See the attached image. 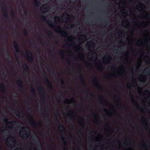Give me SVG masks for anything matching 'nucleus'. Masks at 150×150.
<instances>
[{
	"mask_svg": "<svg viewBox=\"0 0 150 150\" xmlns=\"http://www.w3.org/2000/svg\"><path fill=\"white\" fill-rule=\"evenodd\" d=\"M28 59L30 62H32L34 60V57L30 51L27 50L25 51Z\"/></svg>",
	"mask_w": 150,
	"mask_h": 150,
	"instance_id": "obj_1",
	"label": "nucleus"
},
{
	"mask_svg": "<svg viewBox=\"0 0 150 150\" xmlns=\"http://www.w3.org/2000/svg\"><path fill=\"white\" fill-rule=\"evenodd\" d=\"M38 90L41 94V96L42 97V99L45 102L46 100V98L45 95L46 92L44 89L43 87L40 86L38 88Z\"/></svg>",
	"mask_w": 150,
	"mask_h": 150,
	"instance_id": "obj_2",
	"label": "nucleus"
},
{
	"mask_svg": "<svg viewBox=\"0 0 150 150\" xmlns=\"http://www.w3.org/2000/svg\"><path fill=\"white\" fill-rule=\"evenodd\" d=\"M2 120L5 122H7V125H9L10 127H12L14 124H18V121H11L8 122V119L4 117H3Z\"/></svg>",
	"mask_w": 150,
	"mask_h": 150,
	"instance_id": "obj_3",
	"label": "nucleus"
},
{
	"mask_svg": "<svg viewBox=\"0 0 150 150\" xmlns=\"http://www.w3.org/2000/svg\"><path fill=\"white\" fill-rule=\"evenodd\" d=\"M3 4L4 5V6L1 9L2 11H4L3 15L4 17L6 19H8L7 11L6 9V4L4 3V2H3Z\"/></svg>",
	"mask_w": 150,
	"mask_h": 150,
	"instance_id": "obj_4",
	"label": "nucleus"
},
{
	"mask_svg": "<svg viewBox=\"0 0 150 150\" xmlns=\"http://www.w3.org/2000/svg\"><path fill=\"white\" fill-rule=\"evenodd\" d=\"M44 75L45 76V83L49 86L51 89H53V88L52 83L49 81L48 78L46 77V75L44 74Z\"/></svg>",
	"mask_w": 150,
	"mask_h": 150,
	"instance_id": "obj_5",
	"label": "nucleus"
},
{
	"mask_svg": "<svg viewBox=\"0 0 150 150\" xmlns=\"http://www.w3.org/2000/svg\"><path fill=\"white\" fill-rule=\"evenodd\" d=\"M29 117L32 120L30 121V124L32 126H36L37 124L36 122L34 120L33 117L32 115L29 113L28 114Z\"/></svg>",
	"mask_w": 150,
	"mask_h": 150,
	"instance_id": "obj_6",
	"label": "nucleus"
},
{
	"mask_svg": "<svg viewBox=\"0 0 150 150\" xmlns=\"http://www.w3.org/2000/svg\"><path fill=\"white\" fill-rule=\"evenodd\" d=\"M16 83L17 84L18 89L20 90H22L23 88V83L21 79L17 81Z\"/></svg>",
	"mask_w": 150,
	"mask_h": 150,
	"instance_id": "obj_7",
	"label": "nucleus"
},
{
	"mask_svg": "<svg viewBox=\"0 0 150 150\" xmlns=\"http://www.w3.org/2000/svg\"><path fill=\"white\" fill-rule=\"evenodd\" d=\"M93 81L96 84V86L99 88L101 87V86L99 83V82L98 80V78L96 76H95L94 79H93Z\"/></svg>",
	"mask_w": 150,
	"mask_h": 150,
	"instance_id": "obj_8",
	"label": "nucleus"
},
{
	"mask_svg": "<svg viewBox=\"0 0 150 150\" xmlns=\"http://www.w3.org/2000/svg\"><path fill=\"white\" fill-rule=\"evenodd\" d=\"M13 44L14 47L16 49V53H18L19 52L20 50L18 43L16 41H14L13 42Z\"/></svg>",
	"mask_w": 150,
	"mask_h": 150,
	"instance_id": "obj_9",
	"label": "nucleus"
},
{
	"mask_svg": "<svg viewBox=\"0 0 150 150\" xmlns=\"http://www.w3.org/2000/svg\"><path fill=\"white\" fill-rule=\"evenodd\" d=\"M44 7H46L44 8V9H42V12L43 13H46L47 12L48 10L49 9V6H48V5L47 4H45L43 5V6H42V7L43 8Z\"/></svg>",
	"mask_w": 150,
	"mask_h": 150,
	"instance_id": "obj_10",
	"label": "nucleus"
},
{
	"mask_svg": "<svg viewBox=\"0 0 150 150\" xmlns=\"http://www.w3.org/2000/svg\"><path fill=\"white\" fill-rule=\"evenodd\" d=\"M0 87L2 88L1 90L2 92L4 93H6V89L4 83H2L0 84Z\"/></svg>",
	"mask_w": 150,
	"mask_h": 150,
	"instance_id": "obj_11",
	"label": "nucleus"
},
{
	"mask_svg": "<svg viewBox=\"0 0 150 150\" xmlns=\"http://www.w3.org/2000/svg\"><path fill=\"white\" fill-rule=\"evenodd\" d=\"M57 122L59 123L58 127L59 129H62V131L64 132V133L65 134V128L64 126L61 125L60 123V122L59 120L57 121Z\"/></svg>",
	"mask_w": 150,
	"mask_h": 150,
	"instance_id": "obj_12",
	"label": "nucleus"
},
{
	"mask_svg": "<svg viewBox=\"0 0 150 150\" xmlns=\"http://www.w3.org/2000/svg\"><path fill=\"white\" fill-rule=\"evenodd\" d=\"M80 80L83 84H85V82L84 80V77L83 75L81 74H80L79 76Z\"/></svg>",
	"mask_w": 150,
	"mask_h": 150,
	"instance_id": "obj_13",
	"label": "nucleus"
},
{
	"mask_svg": "<svg viewBox=\"0 0 150 150\" xmlns=\"http://www.w3.org/2000/svg\"><path fill=\"white\" fill-rule=\"evenodd\" d=\"M59 33L61 35L64 37H67L68 36V34L66 32L63 31H59Z\"/></svg>",
	"mask_w": 150,
	"mask_h": 150,
	"instance_id": "obj_14",
	"label": "nucleus"
},
{
	"mask_svg": "<svg viewBox=\"0 0 150 150\" xmlns=\"http://www.w3.org/2000/svg\"><path fill=\"white\" fill-rule=\"evenodd\" d=\"M47 22L49 25L52 28H55V26L54 25V24L50 21H47Z\"/></svg>",
	"mask_w": 150,
	"mask_h": 150,
	"instance_id": "obj_15",
	"label": "nucleus"
},
{
	"mask_svg": "<svg viewBox=\"0 0 150 150\" xmlns=\"http://www.w3.org/2000/svg\"><path fill=\"white\" fill-rule=\"evenodd\" d=\"M34 4L35 6L38 7L40 4V2L38 1V0H34Z\"/></svg>",
	"mask_w": 150,
	"mask_h": 150,
	"instance_id": "obj_16",
	"label": "nucleus"
},
{
	"mask_svg": "<svg viewBox=\"0 0 150 150\" xmlns=\"http://www.w3.org/2000/svg\"><path fill=\"white\" fill-rule=\"evenodd\" d=\"M23 67L24 70V71L27 72L28 69V65L26 64H25L23 65Z\"/></svg>",
	"mask_w": 150,
	"mask_h": 150,
	"instance_id": "obj_17",
	"label": "nucleus"
},
{
	"mask_svg": "<svg viewBox=\"0 0 150 150\" xmlns=\"http://www.w3.org/2000/svg\"><path fill=\"white\" fill-rule=\"evenodd\" d=\"M131 100H132V102L133 104L137 105V107H139V106L138 105L137 102L134 100L133 98H132Z\"/></svg>",
	"mask_w": 150,
	"mask_h": 150,
	"instance_id": "obj_18",
	"label": "nucleus"
},
{
	"mask_svg": "<svg viewBox=\"0 0 150 150\" xmlns=\"http://www.w3.org/2000/svg\"><path fill=\"white\" fill-rule=\"evenodd\" d=\"M18 113H17L16 114V115L19 118H21L22 117H23V114H21V113L19 111H18Z\"/></svg>",
	"mask_w": 150,
	"mask_h": 150,
	"instance_id": "obj_19",
	"label": "nucleus"
},
{
	"mask_svg": "<svg viewBox=\"0 0 150 150\" xmlns=\"http://www.w3.org/2000/svg\"><path fill=\"white\" fill-rule=\"evenodd\" d=\"M31 93L33 94H35V90L34 87L32 86L31 87Z\"/></svg>",
	"mask_w": 150,
	"mask_h": 150,
	"instance_id": "obj_20",
	"label": "nucleus"
},
{
	"mask_svg": "<svg viewBox=\"0 0 150 150\" xmlns=\"http://www.w3.org/2000/svg\"><path fill=\"white\" fill-rule=\"evenodd\" d=\"M40 18L42 21H46V18L43 15H42L40 16Z\"/></svg>",
	"mask_w": 150,
	"mask_h": 150,
	"instance_id": "obj_21",
	"label": "nucleus"
},
{
	"mask_svg": "<svg viewBox=\"0 0 150 150\" xmlns=\"http://www.w3.org/2000/svg\"><path fill=\"white\" fill-rule=\"evenodd\" d=\"M68 116H70L71 117H70L69 119L68 120L69 121L72 120V117H73V116L72 115V114H70V113H69L68 114Z\"/></svg>",
	"mask_w": 150,
	"mask_h": 150,
	"instance_id": "obj_22",
	"label": "nucleus"
},
{
	"mask_svg": "<svg viewBox=\"0 0 150 150\" xmlns=\"http://www.w3.org/2000/svg\"><path fill=\"white\" fill-rule=\"evenodd\" d=\"M62 139L63 141H64V144L65 145H67V142L65 141V139H67V138H64V137H62Z\"/></svg>",
	"mask_w": 150,
	"mask_h": 150,
	"instance_id": "obj_23",
	"label": "nucleus"
},
{
	"mask_svg": "<svg viewBox=\"0 0 150 150\" xmlns=\"http://www.w3.org/2000/svg\"><path fill=\"white\" fill-rule=\"evenodd\" d=\"M59 53L60 55H64V51L62 50H60L59 51Z\"/></svg>",
	"mask_w": 150,
	"mask_h": 150,
	"instance_id": "obj_24",
	"label": "nucleus"
},
{
	"mask_svg": "<svg viewBox=\"0 0 150 150\" xmlns=\"http://www.w3.org/2000/svg\"><path fill=\"white\" fill-rule=\"evenodd\" d=\"M9 138L10 139H13V140L12 142L13 143H14L15 144L16 143L15 138L11 137H9Z\"/></svg>",
	"mask_w": 150,
	"mask_h": 150,
	"instance_id": "obj_25",
	"label": "nucleus"
},
{
	"mask_svg": "<svg viewBox=\"0 0 150 150\" xmlns=\"http://www.w3.org/2000/svg\"><path fill=\"white\" fill-rule=\"evenodd\" d=\"M24 34L26 36L28 35V32L27 30H25L24 31Z\"/></svg>",
	"mask_w": 150,
	"mask_h": 150,
	"instance_id": "obj_26",
	"label": "nucleus"
},
{
	"mask_svg": "<svg viewBox=\"0 0 150 150\" xmlns=\"http://www.w3.org/2000/svg\"><path fill=\"white\" fill-rule=\"evenodd\" d=\"M70 45L72 46H74L75 48H76L77 47V46L75 45V43L74 42H73Z\"/></svg>",
	"mask_w": 150,
	"mask_h": 150,
	"instance_id": "obj_27",
	"label": "nucleus"
},
{
	"mask_svg": "<svg viewBox=\"0 0 150 150\" xmlns=\"http://www.w3.org/2000/svg\"><path fill=\"white\" fill-rule=\"evenodd\" d=\"M98 100H99L100 101H103V98L101 97V96H100L98 98Z\"/></svg>",
	"mask_w": 150,
	"mask_h": 150,
	"instance_id": "obj_28",
	"label": "nucleus"
},
{
	"mask_svg": "<svg viewBox=\"0 0 150 150\" xmlns=\"http://www.w3.org/2000/svg\"><path fill=\"white\" fill-rule=\"evenodd\" d=\"M2 36L4 38V40L5 41H6L7 40V39H6V35H2Z\"/></svg>",
	"mask_w": 150,
	"mask_h": 150,
	"instance_id": "obj_29",
	"label": "nucleus"
},
{
	"mask_svg": "<svg viewBox=\"0 0 150 150\" xmlns=\"http://www.w3.org/2000/svg\"><path fill=\"white\" fill-rule=\"evenodd\" d=\"M48 34H49V35H50V36H51L52 37H51V38L52 37V36H53V33H52L50 31H49L48 32Z\"/></svg>",
	"mask_w": 150,
	"mask_h": 150,
	"instance_id": "obj_30",
	"label": "nucleus"
},
{
	"mask_svg": "<svg viewBox=\"0 0 150 150\" xmlns=\"http://www.w3.org/2000/svg\"><path fill=\"white\" fill-rule=\"evenodd\" d=\"M150 73V71L149 70H148L146 71V72L145 73V74L146 75H149Z\"/></svg>",
	"mask_w": 150,
	"mask_h": 150,
	"instance_id": "obj_31",
	"label": "nucleus"
},
{
	"mask_svg": "<svg viewBox=\"0 0 150 150\" xmlns=\"http://www.w3.org/2000/svg\"><path fill=\"white\" fill-rule=\"evenodd\" d=\"M27 129H28L25 127H23L21 128V129H23L24 130H25Z\"/></svg>",
	"mask_w": 150,
	"mask_h": 150,
	"instance_id": "obj_32",
	"label": "nucleus"
},
{
	"mask_svg": "<svg viewBox=\"0 0 150 150\" xmlns=\"http://www.w3.org/2000/svg\"><path fill=\"white\" fill-rule=\"evenodd\" d=\"M144 5V4L142 3H140L139 6V7L140 8H142V6Z\"/></svg>",
	"mask_w": 150,
	"mask_h": 150,
	"instance_id": "obj_33",
	"label": "nucleus"
},
{
	"mask_svg": "<svg viewBox=\"0 0 150 150\" xmlns=\"http://www.w3.org/2000/svg\"><path fill=\"white\" fill-rule=\"evenodd\" d=\"M147 145H149V143H148V144L147 145H146V144H145V143L143 145V147H146L147 146Z\"/></svg>",
	"mask_w": 150,
	"mask_h": 150,
	"instance_id": "obj_34",
	"label": "nucleus"
},
{
	"mask_svg": "<svg viewBox=\"0 0 150 150\" xmlns=\"http://www.w3.org/2000/svg\"><path fill=\"white\" fill-rule=\"evenodd\" d=\"M61 81V84H63L64 83V82L63 81V79L62 78H61L60 80Z\"/></svg>",
	"mask_w": 150,
	"mask_h": 150,
	"instance_id": "obj_35",
	"label": "nucleus"
},
{
	"mask_svg": "<svg viewBox=\"0 0 150 150\" xmlns=\"http://www.w3.org/2000/svg\"><path fill=\"white\" fill-rule=\"evenodd\" d=\"M83 93L84 94L86 95V94H87L89 93L88 91H84L83 92Z\"/></svg>",
	"mask_w": 150,
	"mask_h": 150,
	"instance_id": "obj_36",
	"label": "nucleus"
},
{
	"mask_svg": "<svg viewBox=\"0 0 150 150\" xmlns=\"http://www.w3.org/2000/svg\"><path fill=\"white\" fill-rule=\"evenodd\" d=\"M11 14L13 15H14V12L13 10H12L11 11Z\"/></svg>",
	"mask_w": 150,
	"mask_h": 150,
	"instance_id": "obj_37",
	"label": "nucleus"
},
{
	"mask_svg": "<svg viewBox=\"0 0 150 150\" xmlns=\"http://www.w3.org/2000/svg\"><path fill=\"white\" fill-rule=\"evenodd\" d=\"M67 62L68 64L70 65L71 64L69 60H67Z\"/></svg>",
	"mask_w": 150,
	"mask_h": 150,
	"instance_id": "obj_38",
	"label": "nucleus"
},
{
	"mask_svg": "<svg viewBox=\"0 0 150 150\" xmlns=\"http://www.w3.org/2000/svg\"><path fill=\"white\" fill-rule=\"evenodd\" d=\"M7 56H10V58H11V56H10V54H9V53L8 51L7 52Z\"/></svg>",
	"mask_w": 150,
	"mask_h": 150,
	"instance_id": "obj_39",
	"label": "nucleus"
},
{
	"mask_svg": "<svg viewBox=\"0 0 150 150\" xmlns=\"http://www.w3.org/2000/svg\"><path fill=\"white\" fill-rule=\"evenodd\" d=\"M51 57L53 59L54 57V56L53 54L51 55Z\"/></svg>",
	"mask_w": 150,
	"mask_h": 150,
	"instance_id": "obj_40",
	"label": "nucleus"
},
{
	"mask_svg": "<svg viewBox=\"0 0 150 150\" xmlns=\"http://www.w3.org/2000/svg\"><path fill=\"white\" fill-rule=\"evenodd\" d=\"M25 135H26V137H28L29 135V134L28 133H25Z\"/></svg>",
	"mask_w": 150,
	"mask_h": 150,
	"instance_id": "obj_41",
	"label": "nucleus"
},
{
	"mask_svg": "<svg viewBox=\"0 0 150 150\" xmlns=\"http://www.w3.org/2000/svg\"><path fill=\"white\" fill-rule=\"evenodd\" d=\"M93 114H94V116L95 117H97L96 116V115H96L97 114V113H96V112H93Z\"/></svg>",
	"mask_w": 150,
	"mask_h": 150,
	"instance_id": "obj_42",
	"label": "nucleus"
},
{
	"mask_svg": "<svg viewBox=\"0 0 150 150\" xmlns=\"http://www.w3.org/2000/svg\"><path fill=\"white\" fill-rule=\"evenodd\" d=\"M64 104H69V103L68 101H65L64 102Z\"/></svg>",
	"mask_w": 150,
	"mask_h": 150,
	"instance_id": "obj_43",
	"label": "nucleus"
},
{
	"mask_svg": "<svg viewBox=\"0 0 150 150\" xmlns=\"http://www.w3.org/2000/svg\"><path fill=\"white\" fill-rule=\"evenodd\" d=\"M60 96H56V99L57 100L58 99H59V98H58V97H60Z\"/></svg>",
	"mask_w": 150,
	"mask_h": 150,
	"instance_id": "obj_44",
	"label": "nucleus"
},
{
	"mask_svg": "<svg viewBox=\"0 0 150 150\" xmlns=\"http://www.w3.org/2000/svg\"><path fill=\"white\" fill-rule=\"evenodd\" d=\"M109 124L107 123L105 125V126L106 127H108L109 126Z\"/></svg>",
	"mask_w": 150,
	"mask_h": 150,
	"instance_id": "obj_45",
	"label": "nucleus"
},
{
	"mask_svg": "<svg viewBox=\"0 0 150 150\" xmlns=\"http://www.w3.org/2000/svg\"><path fill=\"white\" fill-rule=\"evenodd\" d=\"M50 119L48 118V120L47 121V122H48V123L50 122Z\"/></svg>",
	"mask_w": 150,
	"mask_h": 150,
	"instance_id": "obj_46",
	"label": "nucleus"
},
{
	"mask_svg": "<svg viewBox=\"0 0 150 150\" xmlns=\"http://www.w3.org/2000/svg\"><path fill=\"white\" fill-rule=\"evenodd\" d=\"M117 33L118 34V35H119L120 34H121V32H117Z\"/></svg>",
	"mask_w": 150,
	"mask_h": 150,
	"instance_id": "obj_47",
	"label": "nucleus"
},
{
	"mask_svg": "<svg viewBox=\"0 0 150 150\" xmlns=\"http://www.w3.org/2000/svg\"><path fill=\"white\" fill-rule=\"evenodd\" d=\"M81 124L82 125V126H81L82 128H83V127H84V124L82 123H81Z\"/></svg>",
	"mask_w": 150,
	"mask_h": 150,
	"instance_id": "obj_48",
	"label": "nucleus"
},
{
	"mask_svg": "<svg viewBox=\"0 0 150 150\" xmlns=\"http://www.w3.org/2000/svg\"><path fill=\"white\" fill-rule=\"evenodd\" d=\"M114 97H115L116 98H117V99H119V97L117 96H115Z\"/></svg>",
	"mask_w": 150,
	"mask_h": 150,
	"instance_id": "obj_49",
	"label": "nucleus"
},
{
	"mask_svg": "<svg viewBox=\"0 0 150 150\" xmlns=\"http://www.w3.org/2000/svg\"><path fill=\"white\" fill-rule=\"evenodd\" d=\"M104 111H105V112H106L107 111V110L106 109L104 108Z\"/></svg>",
	"mask_w": 150,
	"mask_h": 150,
	"instance_id": "obj_50",
	"label": "nucleus"
},
{
	"mask_svg": "<svg viewBox=\"0 0 150 150\" xmlns=\"http://www.w3.org/2000/svg\"><path fill=\"white\" fill-rule=\"evenodd\" d=\"M25 15H26L28 14V13L26 11H25Z\"/></svg>",
	"mask_w": 150,
	"mask_h": 150,
	"instance_id": "obj_51",
	"label": "nucleus"
},
{
	"mask_svg": "<svg viewBox=\"0 0 150 150\" xmlns=\"http://www.w3.org/2000/svg\"><path fill=\"white\" fill-rule=\"evenodd\" d=\"M41 149H42V148L41 147H40V148H38V150H41Z\"/></svg>",
	"mask_w": 150,
	"mask_h": 150,
	"instance_id": "obj_52",
	"label": "nucleus"
},
{
	"mask_svg": "<svg viewBox=\"0 0 150 150\" xmlns=\"http://www.w3.org/2000/svg\"><path fill=\"white\" fill-rule=\"evenodd\" d=\"M73 27V25H71L70 26H69V27L70 28H72Z\"/></svg>",
	"mask_w": 150,
	"mask_h": 150,
	"instance_id": "obj_53",
	"label": "nucleus"
},
{
	"mask_svg": "<svg viewBox=\"0 0 150 150\" xmlns=\"http://www.w3.org/2000/svg\"><path fill=\"white\" fill-rule=\"evenodd\" d=\"M19 148H17L16 149H15L14 150H19Z\"/></svg>",
	"mask_w": 150,
	"mask_h": 150,
	"instance_id": "obj_54",
	"label": "nucleus"
},
{
	"mask_svg": "<svg viewBox=\"0 0 150 150\" xmlns=\"http://www.w3.org/2000/svg\"><path fill=\"white\" fill-rule=\"evenodd\" d=\"M34 139H37V138H36V137L35 136H34Z\"/></svg>",
	"mask_w": 150,
	"mask_h": 150,
	"instance_id": "obj_55",
	"label": "nucleus"
},
{
	"mask_svg": "<svg viewBox=\"0 0 150 150\" xmlns=\"http://www.w3.org/2000/svg\"><path fill=\"white\" fill-rule=\"evenodd\" d=\"M91 133H95V131H92L91 132Z\"/></svg>",
	"mask_w": 150,
	"mask_h": 150,
	"instance_id": "obj_56",
	"label": "nucleus"
},
{
	"mask_svg": "<svg viewBox=\"0 0 150 150\" xmlns=\"http://www.w3.org/2000/svg\"><path fill=\"white\" fill-rule=\"evenodd\" d=\"M52 74H54V75H55V73H54V71H52Z\"/></svg>",
	"mask_w": 150,
	"mask_h": 150,
	"instance_id": "obj_57",
	"label": "nucleus"
},
{
	"mask_svg": "<svg viewBox=\"0 0 150 150\" xmlns=\"http://www.w3.org/2000/svg\"><path fill=\"white\" fill-rule=\"evenodd\" d=\"M141 42V40H138V41H137V42H139H139Z\"/></svg>",
	"mask_w": 150,
	"mask_h": 150,
	"instance_id": "obj_58",
	"label": "nucleus"
},
{
	"mask_svg": "<svg viewBox=\"0 0 150 150\" xmlns=\"http://www.w3.org/2000/svg\"><path fill=\"white\" fill-rule=\"evenodd\" d=\"M91 42L93 43V42H92L91 41H90L89 42H88V44H89V43H91Z\"/></svg>",
	"mask_w": 150,
	"mask_h": 150,
	"instance_id": "obj_59",
	"label": "nucleus"
},
{
	"mask_svg": "<svg viewBox=\"0 0 150 150\" xmlns=\"http://www.w3.org/2000/svg\"><path fill=\"white\" fill-rule=\"evenodd\" d=\"M107 57H109L110 59V56H107Z\"/></svg>",
	"mask_w": 150,
	"mask_h": 150,
	"instance_id": "obj_60",
	"label": "nucleus"
},
{
	"mask_svg": "<svg viewBox=\"0 0 150 150\" xmlns=\"http://www.w3.org/2000/svg\"><path fill=\"white\" fill-rule=\"evenodd\" d=\"M64 150H68L67 148V147H66V149H65Z\"/></svg>",
	"mask_w": 150,
	"mask_h": 150,
	"instance_id": "obj_61",
	"label": "nucleus"
},
{
	"mask_svg": "<svg viewBox=\"0 0 150 150\" xmlns=\"http://www.w3.org/2000/svg\"><path fill=\"white\" fill-rule=\"evenodd\" d=\"M138 91L140 90V88H138Z\"/></svg>",
	"mask_w": 150,
	"mask_h": 150,
	"instance_id": "obj_62",
	"label": "nucleus"
},
{
	"mask_svg": "<svg viewBox=\"0 0 150 150\" xmlns=\"http://www.w3.org/2000/svg\"><path fill=\"white\" fill-rule=\"evenodd\" d=\"M18 94L17 93H15V94H14V95H17Z\"/></svg>",
	"mask_w": 150,
	"mask_h": 150,
	"instance_id": "obj_63",
	"label": "nucleus"
},
{
	"mask_svg": "<svg viewBox=\"0 0 150 150\" xmlns=\"http://www.w3.org/2000/svg\"><path fill=\"white\" fill-rule=\"evenodd\" d=\"M84 36H85L84 35H81V37H84Z\"/></svg>",
	"mask_w": 150,
	"mask_h": 150,
	"instance_id": "obj_64",
	"label": "nucleus"
}]
</instances>
